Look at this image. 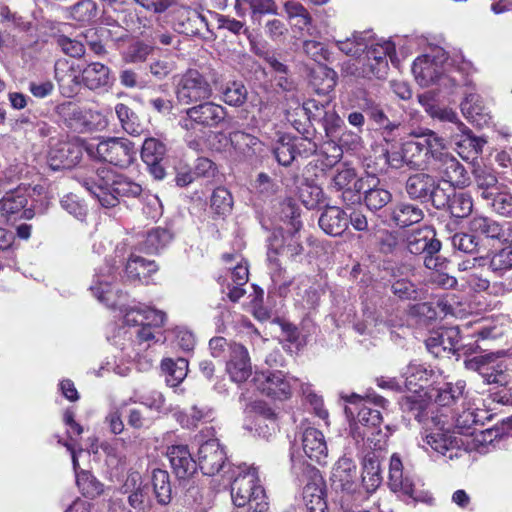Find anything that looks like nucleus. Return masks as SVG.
Returning <instances> with one entry per match:
<instances>
[{
  "label": "nucleus",
  "mask_w": 512,
  "mask_h": 512,
  "mask_svg": "<svg viewBox=\"0 0 512 512\" xmlns=\"http://www.w3.org/2000/svg\"><path fill=\"white\" fill-rule=\"evenodd\" d=\"M340 51L355 57L345 65L347 74L355 77L383 79L387 76L388 58L393 61L395 45L390 40L375 39L369 32L353 34L336 42Z\"/></svg>",
  "instance_id": "obj_1"
},
{
  "label": "nucleus",
  "mask_w": 512,
  "mask_h": 512,
  "mask_svg": "<svg viewBox=\"0 0 512 512\" xmlns=\"http://www.w3.org/2000/svg\"><path fill=\"white\" fill-rule=\"evenodd\" d=\"M414 139L403 142L400 146L384 148L386 163L394 169L407 166L411 169L430 170L435 156L445 150L444 139L434 131L425 129L420 134L413 133Z\"/></svg>",
  "instance_id": "obj_2"
},
{
  "label": "nucleus",
  "mask_w": 512,
  "mask_h": 512,
  "mask_svg": "<svg viewBox=\"0 0 512 512\" xmlns=\"http://www.w3.org/2000/svg\"><path fill=\"white\" fill-rule=\"evenodd\" d=\"M79 183L106 208L115 207L121 198H136L142 192L138 183L108 169L81 176Z\"/></svg>",
  "instance_id": "obj_3"
},
{
  "label": "nucleus",
  "mask_w": 512,
  "mask_h": 512,
  "mask_svg": "<svg viewBox=\"0 0 512 512\" xmlns=\"http://www.w3.org/2000/svg\"><path fill=\"white\" fill-rule=\"evenodd\" d=\"M447 60L446 51L439 46L431 47L429 52L418 56L412 65L416 82L422 87L438 85L452 92L457 80L454 71L447 70Z\"/></svg>",
  "instance_id": "obj_4"
},
{
  "label": "nucleus",
  "mask_w": 512,
  "mask_h": 512,
  "mask_svg": "<svg viewBox=\"0 0 512 512\" xmlns=\"http://www.w3.org/2000/svg\"><path fill=\"white\" fill-rule=\"evenodd\" d=\"M239 470L231 485V497L234 505L244 507L249 504L254 512H266L269 504L265 490L260 484L257 469L244 465L239 467Z\"/></svg>",
  "instance_id": "obj_5"
},
{
  "label": "nucleus",
  "mask_w": 512,
  "mask_h": 512,
  "mask_svg": "<svg viewBox=\"0 0 512 512\" xmlns=\"http://www.w3.org/2000/svg\"><path fill=\"white\" fill-rule=\"evenodd\" d=\"M218 82L219 74L214 69H188L176 83V98L185 105L208 100L213 94V86H217Z\"/></svg>",
  "instance_id": "obj_6"
},
{
  "label": "nucleus",
  "mask_w": 512,
  "mask_h": 512,
  "mask_svg": "<svg viewBox=\"0 0 512 512\" xmlns=\"http://www.w3.org/2000/svg\"><path fill=\"white\" fill-rule=\"evenodd\" d=\"M388 485L391 491L406 500L425 503H430L433 500L419 479L404 473L402 460L396 453L392 454L390 458Z\"/></svg>",
  "instance_id": "obj_7"
},
{
  "label": "nucleus",
  "mask_w": 512,
  "mask_h": 512,
  "mask_svg": "<svg viewBox=\"0 0 512 512\" xmlns=\"http://www.w3.org/2000/svg\"><path fill=\"white\" fill-rule=\"evenodd\" d=\"M57 115L72 130L79 133L103 130L108 120L100 111L84 108L73 102H64L56 107Z\"/></svg>",
  "instance_id": "obj_8"
},
{
  "label": "nucleus",
  "mask_w": 512,
  "mask_h": 512,
  "mask_svg": "<svg viewBox=\"0 0 512 512\" xmlns=\"http://www.w3.org/2000/svg\"><path fill=\"white\" fill-rule=\"evenodd\" d=\"M226 115L227 111L223 106L204 100L185 110L179 126L187 132H202L206 128L218 127Z\"/></svg>",
  "instance_id": "obj_9"
},
{
  "label": "nucleus",
  "mask_w": 512,
  "mask_h": 512,
  "mask_svg": "<svg viewBox=\"0 0 512 512\" xmlns=\"http://www.w3.org/2000/svg\"><path fill=\"white\" fill-rule=\"evenodd\" d=\"M94 153L101 161L125 168L135 160L136 149L134 144L126 138L110 137L100 141Z\"/></svg>",
  "instance_id": "obj_10"
},
{
  "label": "nucleus",
  "mask_w": 512,
  "mask_h": 512,
  "mask_svg": "<svg viewBox=\"0 0 512 512\" xmlns=\"http://www.w3.org/2000/svg\"><path fill=\"white\" fill-rule=\"evenodd\" d=\"M254 381L259 390L267 396L277 399H287L292 390L297 388L301 390V386L304 384L300 379L286 376L281 371L256 372Z\"/></svg>",
  "instance_id": "obj_11"
},
{
  "label": "nucleus",
  "mask_w": 512,
  "mask_h": 512,
  "mask_svg": "<svg viewBox=\"0 0 512 512\" xmlns=\"http://www.w3.org/2000/svg\"><path fill=\"white\" fill-rule=\"evenodd\" d=\"M430 171L438 174L443 182L452 187L463 188L470 182V177L464 166L445 150H440V155L435 156Z\"/></svg>",
  "instance_id": "obj_12"
},
{
  "label": "nucleus",
  "mask_w": 512,
  "mask_h": 512,
  "mask_svg": "<svg viewBox=\"0 0 512 512\" xmlns=\"http://www.w3.org/2000/svg\"><path fill=\"white\" fill-rule=\"evenodd\" d=\"M342 398L349 404L360 405V409L357 414V421L362 426L371 429H377L380 426L382 422L380 411L371 408L368 403L384 408L388 403L384 397L372 392L367 393L365 398L355 393L348 396H342Z\"/></svg>",
  "instance_id": "obj_13"
},
{
  "label": "nucleus",
  "mask_w": 512,
  "mask_h": 512,
  "mask_svg": "<svg viewBox=\"0 0 512 512\" xmlns=\"http://www.w3.org/2000/svg\"><path fill=\"white\" fill-rule=\"evenodd\" d=\"M82 155L83 145L78 139L61 141L50 149L47 164L53 171L70 169L80 162Z\"/></svg>",
  "instance_id": "obj_14"
},
{
  "label": "nucleus",
  "mask_w": 512,
  "mask_h": 512,
  "mask_svg": "<svg viewBox=\"0 0 512 512\" xmlns=\"http://www.w3.org/2000/svg\"><path fill=\"white\" fill-rule=\"evenodd\" d=\"M226 460V451L218 439L210 438L200 443L198 465L205 475L214 476L219 473Z\"/></svg>",
  "instance_id": "obj_15"
},
{
  "label": "nucleus",
  "mask_w": 512,
  "mask_h": 512,
  "mask_svg": "<svg viewBox=\"0 0 512 512\" xmlns=\"http://www.w3.org/2000/svg\"><path fill=\"white\" fill-rule=\"evenodd\" d=\"M431 423L434 428L427 427L423 439L422 447L426 451L430 449L438 454L445 455L459 446L457 438L449 428H444V425H440V420L431 417Z\"/></svg>",
  "instance_id": "obj_16"
},
{
  "label": "nucleus",
  "mask_w": 512,
  "mask_h": 512,
  "mask_svg": "<svg viewBox=\"0 0 512 512\" xmlns=\"http://www.w3.org/2000/svg\"><path fill=\"white\" fill-rule=\"evenodd\" d=\"M115 280L116 275L112 265L105 264L96 270L90 285V290L97 300L109 307L116 305Z\"/></svg>",
  "instance_id": "obj_17"
},
{
  "label": "nucleus",
  "mask_w": 512,
  "mask_h": 512,
  "mask_svg": "<svg viewBox=\"0 0 512 512\" xmlns=\"http://www.w3.org/2000/svg\"><path fill=\"white\" fill-rule=\"evenodd\" d=\"M379 180L375 176L367 175L359 178L354 183L355 192L364 191V202L371 211H377L385 207L392 199L389 190L377 187Z\"/></svg>",
  "instance_id": "obj_18"
},
{
  "label": "nucleus",
  "mask_w": 512,
  "mask_h": 512,
  "mask_svg": "<svg viewBox=\"0 0 512 512\" xmlns=\"http://www.w3.org/2000/svg\"><path fill=\"white\" fill-rule=\"evenodd\" d=\"M332 484L355 501V495L359 487L357 466L350 458H340L332 471Z\"/></svg>",
  "instance_id": "obj_19"
},
{
  "label": "nucleus",
  "mask_w": 512,
  "mask_h": 512,
  "mask_svg": "<svg viewBox=\"0 0 512 512\" xmlns=\"http://www.w3.org/2000/svg\"><path fill=\"white\" fill-rule=\"evenodd\" d=\"M418 102L430 117L441 122L454 124L457 130V135H466L470 138L471 131L463 122L460 121L457 113L452 108L436 104L431 92H425L418 95Z\"/></svg>",
  "instance_id": "obj_20"
},
{
  "label": "nucleus",
  "mask_w": 512,
  "mask_h": 512,
  "mask_svg": "<svg viewBox=\"0 0 512 512\" xmlns=\"http://www.w3.org/2000/svg\"><path fill=\"white\" fill-rule=\"evenodd\" d=\"M432 395L424 390H414L410 394L403 396L399 405L404 413L411 414L419 423L428 425L430 414L433 413Z\"/></svg>",
  "instance_id": "obj_21"
},
{
  "label": "nucleus",
  "mask_w": 512,
  "mask_h": 512,
  "mask_svg": "<svg viewBox=\"0 0 512 512\" xmlns=\"http://www.w3.org/2000/svg\"><path fill=\"white\" fill-rule=\"evenodd\" d=\"M54 71L61 93L67 97L72 96L82 83V69L74 61L63 58L56 61Z\"/></svg>",
  "instance_id": "obj_22"
},
{
  "label": "nucleus",
  "mask_w": 512,
  "mask_h": 512,
  "mask_svg": "<svg viewBox=\"0 0 512 512\" xmlns=\"http://www.w3.org/2000/svg\"><path fill=\"white\" fill-rule=\"evenodd\" d=\"M226 371L235 383L245 382L252 374V366L247 349L238 343L230 348Z\"/></svg>",
  "instance_id": "obj_23"
},
{
  "label": "nucleus",
  "mask_w": 512,
  "mask_h": 512,
  "mask_svg": "<svg viewBox=\"0 0 512 512\" xmlns=\"http://www.w3.org/2000/svg\"><path fill=\"white\" fill-rule=\"evenodd\" d=\"M174 30L179 34L195 36L207 28L205 17L197 10L181 6L174 11L173 15Z\"/></svg>",
  "instance_id": "obj_24"
},
{
  "label": "nucleus",
  "mask_w": 512,
  "mask_h": 512,
  "mask_svg": "<svg viewBox=\"0 0 512 512\" xmlns=\"http://www.w3.org/2000/svg\"><path fill=\"white\" fill-rule=\"evenodd\" d=\"M302 449L312 462L320 465L327 463V443L323 433L318 429L308 427L304 430L302 434Z\"/></svg>",
  "instance_id": "obj_25"
},
{
  "label": "nucleus",
  "mask_w": 512,
  "mask_h": 512,
  "mask_svg": "<svg viewBox=\"0 0 512 512\" xmlns=\"http://www.w3.org/2000/svg\"><path fill=\"white\" fill-rule=\"evenodd\" d=\"M147 489V485L142 482L141 474L137 471L130 472L121 486V492L128 494L129 505L138 511L150 508Z\"/></svg>",
  "instance_id": "obj_26"
},
{
  "label": "nucleus",
  "mask_w": 512,
  "mask_h": 512,
  "mask_svg": "<svg viewBox=\"0 0 512 512\" xmlns=\"http://www.w3.org/2000/svg\"><path fill=\"white\" fill-rule=\"evenodd\" d=\"M382 483L381 469L379 461L375 458H365L362 472V484L359 485L355 502L361 504L368 499V496L374 493Z\"/></svg>",
  "instance_id": "obj_27"
},
{
  "label": "nucleus",
  "mask_w": 512,
  "mask_h": 512,
  "mask_svg": "<svg viewBox=\"0 0 512 512\" xmlns=\"http://www.w3.org/2000/svg\"><path fill=\"white\" fill-rule=\"evenodd\" d=\"M229 141L240 160L252 161L264 150V144L256 137L243 131H233Z\"/></svg>",
  "instance_id": "obj_28"
},
{
  "label": "nucleus",
  "mask_w": 512,
  "mask_h": 512,
  "mask_svg": "<svg viewBox=\"0 0 512 512\" xmlns=\"http://www.w3.org/2000/svg\"><path fill=\"white\" fill-rule=\"evenodd\" d=\"M407 248L412 254H436L441 249V243L431 227L417 229L406 237Z\"/></svg>",
  "instance_id": "obj_29"
},
{
  "label": "nucleus",
  "mask_w": 512,
  "mask_h": 512,
  "mask_svg": "<svg viewBox=\"0 0 512 512\" xmlns=\"http://www.w3.org/2000/svg\"><path fill=\"white\" fill-rule=\"evenodd\" d=\"M28 204L27 193L22 186L15 190H10L0 199V210L6 216L17 215L20 213L21 218L31 219L35 215V211Z\"/></svg>",
  "instance_id": "obj_30"
},
{
  "label": "nucleus",
  "mask_w": 512,
  "mask_h": 512,
  "mask_svg": "<svg viewBox=\"0 0 512 512\" xmlns=\"http://www.w3.org/2000/svg\"><path fill=\"white\" fill-rule=\"evenodd\" d=\"M456 301L454 295H447L437 301L436 306L432 303H417L411 307V313L425 320H433L437 317H445L447 315L456 316L458 309L455 306Z\"/></svg>",
  "instance_id": "obj_31"
},
{
  "label": "nucleus",
  "mask_w": 512,
  "mask_h": 512,
  "mask_svg": "<svg viewBox=\"0 0 512 512\" xmlns=\"http://www.w3.org/2000/svg\"><path fill=\"white\" fill-rule=\"evenodd\" d=\"M167 456L169 458L173 472L179 479H185L193 475L197 469V462L187 445H173L168 448Z\"/></svg>",
  "instance_id": "obj_32"
},
{
  "label": "nucleus",
  "mask_w": 512,
  "mask_h": 512,
  "mask_svg": "<svg viewBox=\"0 0 512 512\" xmlns=\"http://www.w3.org/2000/svg\"><path fill=\"white\" fill-rule=\"evenodd\" d=\"M460 108L464 117L478 127L487 125L491 120L489 110L482 98L473 91L465 92V97L460 104Z\"/></svg>",
  "instance_id": "obj_33"
},
{
  "label": "nucleus",
  "mask_w": 512,
  "mask_h": 512,
  "mask_svg": "<svg viewBox=\"0 0 512 512\" xmlns=\"http://www.w3.org/2000/svg\"><path fill=\"white\" fill-rule=\"evenodd\" d=\"M166 314L161 310L152 307H136L125 311L124 323L129 327H137L138 324H145L153 328L164 325Z\"/></svg>",
  "instance_id": "obj_34"
},
{
  "label": "nucleus",
  "mask_w": 512,
  "mask_h": 512,
  "mask_svg": "<svg viewBox=\"0 0 512 512\" xmlns=\"http://www.w3.org/2000/svg\"><path fill=\"white\" fill-rule=\"evenodd\" d=\"M157 270L158 266L155 261L131 254L125 266V275L130 282L148 284L150 277Z\"/></svg>",
  "instance_id": "obj_35"
},
{
  "label": "nucleus",
  "mask_w": 512,
  "mask_h": 512,
  "mask_svg": "<svg viewBox=\"0 0 512 512\" xmlns=\"http://www.w3.org/2000/svg\"><path fill=\"white\" fill-rule=\"evenodd\" d=\"M460 331L458 327H446L437 331L434 335L429 337L426 341V346L429 351L438 355L440 349L455 353L459 350Z\"/></svg>",
  "instance_id": "obj_36"
},
{
  "label": "nucleus",
  "mask_w": 512,
  "mask_h": 512,
  "mask_svg": "<svg viewBox=\"0 0 512 512\" xmlns=\"http://www.w3.org/2000/svg\"><path fill=\"white\" fill-rule=\"evenodd\" d=\"M348 224V215L336 206L326 207L319 218L320 228L331 236L341 235L347 229Z\"/></svg>",
  "instance_id": "obj_37"
},
{
  "label": "nucleus",
  "mask_w": 512,
  "mask_h": 512,
  "mask_svg": "<svg viewBox=\"0 0 512 512\" xmlns=\"http://www.w3.org/2000/svg\"><path fill=\"white\" fill-rule=\"evenodd\" d=\"M424 218L422 208L409 202H399L391 209L390 219L400 228L419 223Z\"/></svg>",
  "instance_id": "obj_38"
},
{
  "label": "nucleus",
  "mask_w": 512,
  "mask_h": 512,
  "mask_svg": "<svg viewBox=\"0 0 512 512\" xmlns=\"http://www.w3.org/2000/svg\"><path fill=\"white\" fill-rule=\"evenodd\" d=\"M82 84L89 90L105 88L110 83V69L102 63L93 62L81 71Z\"/></svg>",
  "instance_id": "obj_39"
},
{
  "label": "nucleus",
  "mask_w": 512,
  "mask_h": 512,
  "mask_svg": "<svg viewBox=\"0 0 512 512\" xmlns=\"http://www.w3.org/2000/svg\"><path fill=\"white\" fill-rule=\"evenodd\" d=\"M355 170L352 168H343L338 170L332 178L331 186L336 191H342V199L345 203L360 200L359 192H355L354 183L357 181Z\"/></svg>",
  "instance_id": "obj_40"
},
{
  "label": "nucleus",
  "mask_w": 512,
  "mask_h": 512,
  "mask_svg": "<svg viewBox=\"0 0 512 512\" xmlns=\"http://www.w3.org/2000/svg\"><path fill=\"white\" fill-rule=\"evenodd\" d=\"M172 240L171 232L166 228H152L141 236L138 241V249L146 253H158L165 248Z\"/></svg>",
  "instance_id": "obj_41"
},
{
  "label": "nucleus",
  "mask_w": 512,
  "mask_h": 512,
  "mask_svg": "<svg viewBox=\"0 0 512 512\" xmlns=\"http://www.w3.org/2000/svg\"><path fill=\"white\" fill-rule=\"evenodd\" d=\"M248 265L246 262H239L230 271V282L223 287V293H226L232 302H237L245 294L243 286L248 282Z\"/></svg>",
  "instance_id": "obj_42"
},
{
  "label": "nucleus",
  "mask_w": 512,
  "mask_h": 512,
  "mask_svg": "<svg viewBox=\"0 0 512 512\" xmlns=\"http://www.w3.org/2000/svg\"><path fill=\"white\" fill-rule=\"evenodd\" d=\"M465 388L464 380H457L455 383L447 382L433 389L434 393L431 395L438 405L451 406L464 397Z\"/></svg>",
  "instance_id": "obj_43"
},
{
  "label": "nucleus",
  "mask_w": 512,
  "mask_h": 512,
  "mask_svg": "<svg viewBox=\"0 0 512 512\" xmlns=\"http://www.w3.org/2000/svg\"><path fill=\"white\" fill-rule=\"evenodd\" d=\"M470 232L490 239L503 240L505 232L500 223L483 215H474L469 222Z\"/></svg>",
  "instance_id": "obj_44"
},
{
  "label": "nucleus",
  "mask_w": 512,
  "mask_h": 512,
  "mask_svg": "<svg viewBox=\"0 0 512 512\" xmlns=\"http://www.w3.org/2000/svg\"><path fill=\"white\" fill-rule=\"evenodd\" d=\"M436 180L425 173L411 175L406 181V192L412 199H427L435 189Z\"/></svg>",
  "instance_id": "obj_45"
},
{
  "label": "nucleus",
  "mask_w": 512,
  "mask_h": 512,
  "mask_svg": "<svg viewBox=\"0 0 512 512\" xmlns=\"http://www.w3.org/2000/svg\"><path fill=\"white\" fill-rule=\"evenodd\" d=\"M138 326H141V328L136 327H129V329H126L124 327H121L118 329L117 333H115L112 336L113 344L118 346L122 351L127 349L126 343L122 341L127 340L131 341L132 337L135 335L139 342H147L155 339V332L153 327L145 325V324H138Z\"/></svg>",
  "instance_id": "obj_46"
},
{
  "label": "nucleus",
  "mask_w": 512,
  "mask_h": 512,
  "mask_svg": "<svg viewBox=\"0 0 512 512\" xmlns=\"http://www.w3.org/2000/svg\"><path fill=\"white\" fill-rule=\"evenodd\" d=\"M161 368L165 375L167 385L170 387H176L187 376L188 361L183 357H179L176 360L166 358L162 361Z\"/></svg>",
  "instance_id": "obj_47"
},
{
  "label": "nucleus",
  "mask_w": 512,
  "mask_h": 512,
  "mask_svg": "<svg viewBox=\"0 0 512 512\" xmlns=\"http://www.w3.org/2000/svg\"><path fill=\"white\" fill-rule=\"evenodd\" d=\"M176 418L183 428L193 429L200 424L213 422L215 412L212 408L207 406H193L190 414L180 412L176 414Z\"/></svg>",
  "instance_id": "obj_48"
},
{
  "label": "nucleus",
  "mask_w": 512,
  "mask_h": 512,
  "mask_svg": "<svg viewBox=\"0 0 512 512\" xmlns=\"http://www.w3.org/2000/svg\"><path fill=\"white\" fill-rule=\"evenodd\" d=\"M151 485L159 504L167 505L171 501V484L169 474L162 469H154L151 475Z\"/></svg>",
  "instance_id": "obj_49"
},
{
  "label": "nucleus",
  "mask_w": 512,
  "mask_h": 512,
  "mask_svg": "<svg viewBox=\"0 0 512 512\" xmlns=\"http://www.w3.org/2000/svg\"><path fill=\"white\" fill-rule=\"evenodd\" d=\"M76 484L80 492L89 498H95L104 491V485L87 470H80L76 473Z\"/></svg>",
  "instance_id": "obj_50"
},
{
  "label": "nucleus",
  "mask_w": 512,
  "mask_h": 512,
  "mask_svg": "<svg viewBox=\"0 0 512 512\" xmlns=\"http://www.w3.org/2000/svg\"><path fill=\"white\" fill-rule=\"evenodd\" d=\"M487 265L497 276L504 275L512 269V245H507L492 253Z\"/></svg>",
  "instance_id": "obj_51"
},
{
  "label": "nucleus",
  "mask_w": 512,
  "mask_h": 512,
  "mask_svg": "<svg viewBox=\"0 0 512 512\" xmlns=\"http://www.w3.org/2000/svg\"><path fill=\"white\" fill-rule=\"evenodd\" d=\"M166 154V145L157 138H146L141 150V158L146 164L160 163Z\"/></svg>",
  "instance_id": "obj_52"
},
{
  "label": "nucleus",
  "mask_w": 512,
  "mask_h": 512,
  "mask_svg": "<svg viewBox=\"0 0 512 512\" xmlns=\"http://www.w3.org/2000/svg\"><path fill=\"white\" fill-rule=\"evenodd\" d=\"M115 113L125 132L133 136L141 134L142 127L138 123V118L128 106L123 103H118L115 106Z\"/></svg>",
  "instance_id": "obj_53"
},
{
  "label": "nucleus",
  "mask_w": 512,
  "mask_h": 512,
  "mask_svg": "<svg viewBox=\"0 0 512 512\" xmlns=\"http://www.w3.org/2000/svg\"><path fill=\"white\" fill-rule=\"evenodd\" d=\"M447 207L453 217L465 218L469 216L473 210V199L469 193L455 192L451 196Z\"/></svg>",
  "instance_id": "obj_54"
},
{
  "label": "nucleus",
  "mask_w": 512,
  "mask_h": 512,
  "mask_svg": "<svg viewBox=\"0 0 512 512\" xmlns=\"http://www.w3.org/2000/svg\"><path fill=\"white\" fill-rule=\"evenodd\" d=\"M403 375L408 389H411L412 386H418V390H421L432 376V371L421 364L411 363Z\"/></svg>",
  "instance_id": "obj_55"
},
{
  "label": "nucleus",
  "mask_w": 512,
  "mask_h": 512,
  "mask_svg": "<svg viewBox=\"0 0 512 512\" xmlns=\"http://www.w3.org/2000/svg\"><path fill=\"white\" fill-rule=\"evenodd\" d=\"M70 16L82 24L91 23L97 16V5L93 0H80L70 8Z\"/></svg>",
  "instance_id": "obj_56"
},
{
  "label": "nucleus",
  "mask_w": 512,
  "mask_h": 512,
  "mask_svg": "<svg viewBox=\"0 0 512 512\" xmlns=\"http://www.w3.org/2000/svg\"><path fill=\"white\" fill-rule=\"evenodd\" d=\"M299 197L306 208L314 209L323 202L324 192L319 185L307 181L301 185Z\"/></svg>",
  "instance_id": "obj_57"
},
{
  "label": "nucleus",
  "mask_w": 512,
  "mask_h": 512,
  "mask_svg": "<svg viewBox=\"0 0 512 512\" xmlns=\"http://www.w3.org/2000/svg\"><path fill=\"white\" fill-rule=\"evenodd\" d=\"M307 512H327V504L322 497V490L315 484H307L303 490Z\"/></svg>",
  "instance_id": "obj_58"
},
{
  "label": "nucleus",
  "mask_w": 512,
  "mask_h": 512,
  "mask_svg": "<svg viewBox=\"0 0 512 512\" xmlns=\"http://www.w3.org/2000/svg\"><path fill=\"white\" fill-rule=\"evenodd\" d=\"M474 175L477 187L482 190L481 197L483 199H490L492 194L496 192L497 189H500L497 187V177L492 172L485 169H476Z\"/></svg>",
  "instance_id": "obj_59"
},
{
  "label": "nucleus",
  "mask_w": 512,
  "mask_h": 512,
  "mask_svg": "<svg viewBox=\"0 0 512 512\" xmlns=\"http://www.w3.org/2000/svg\"><path fill=\"white\" fill-rule=\"evenodd\" d=\"M141 35L150 42L153 48L158 47V45L177 47L180 44V40L175 34L162 27H158L151 32L142 31Z\"/></svg>",
  "instance_id": "obj_60"
},
{
  "label": "nucleus",
  "mask_w": 512,
  "mask_h": 512,
  "mask_svg": "<svg viewBox=\"0 0 512 512\" xmlns=\"http://www.w3.org/2000/svg\"><path fill=\"white\" fill-rule=\"evenodd\" d=\"M493 211L499 215L512 217V194L506 189H497L489 199Z\"/></svg>",
  "instance_id": "obj_61"
},
{
  "label": "nucleus",
  "mask_w": 512,
  "mask_h": 512,
  "mask_svg": "<svg viewBox=\"0 0 512 512\" xmlns=\"http://www.w3.org/2000/svg\"><path fill=\"white\" fill-rule=\"evenodd\" d=\"M222 94L224 102L230 106H241L247 99L246 87L237 81L228 83L223 89Z\"/></svg>",
  "instance_id": "obj_62"
},
{
  "label": "nucleus",
  "mask_w": 512,
  "mask_h": 512,
  "mask_svg": "<svg viewBox=\"0 0 512 512\" xmlns=\"http://www.w3.org/2000/svg\"><path fill=\"white\" fill-rule=\"evenodd\" d=\"M233 199L231 193L224 187L216 188L211 196V208L218 215H225L232 209Z\"/></svg>",
  "instance_id": "obj_63"
},
{
  "label": "nucleus",
  "mask_w": 512,
  "mask_h": 512,
  "mask_svg": "<svg viewBox=\"0 0 512 512\" xmlns=\"http://www.w3.org/2000/svg\"><path fill=\"white\" fill-rule=\"evenodd\" d=\"M22 187L25 188L27 199H31V207L33 210L35 212L43 213L48 205L47 189L45 185L37 184L34 186Z\"/></svg>",
  "instance_id": "obj_64"
}]
</instances>
